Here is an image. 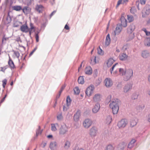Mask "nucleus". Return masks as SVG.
I'll list each match as a JSON object with an SVG mask.
<instances>
[{
  "mask_svg": "<svg viewBox=\"0 0 150 150\" xmlns=\"http://www.w3.org/2000/svg\"><path fill=\"white\" fill-rule=\"evenodd\" d=\"M92 72V71L91 68L90 67L88 68H86V69L85 73L86 74L90 75H91Z\"/></svg>",
  "mask_w": 150,
  "mask_h": 150,
  "instance_id": "2f4dec72",
  "label": "nucleus"
},
{
  "mask_svg": "<svg viewBox=\"0 0 150 150\" xmlns=\"http://www.w3.org/2000/svg\"><path fill=\"white\" fill-rule=\"evenodd\" d=\"M117 64H114V65H113L112 66V67L111 68V69H110V72H111V74H112V71H113V69H114L115 67V66H116V65Z\"/></svg>",
  "mask_w": 150,
  "mask_h": 150,
  "instance_id": "5fc2aeb1",
  "label": "nucleus"
},
{
  "mask_svg": "<svg viewBox=\"0 0 150 150\" xmlns=\"http://www.w3.org/2000/svg\"><path fill=\"white\" fill-rule=\"evenodd\" d=\"M122 0H119L117 2V5L116 6V8H117L118 7L119 5L122 2Z\"/></svg>",
  "mask_w": 150,
  "mask_h": 150,
  "instance_id": "864d4df0",
  "label": "nucleus"
},
{
  "mask_svg": "<svg viewBox=\"0 0 150 150\" xmlns=\"http://www.w3.org/2000/svg\"><path fill=\"white\" fill-rule=\"evenodd\" d=\"M100 104L97 103L94 106L92 109V112L93 113L97 112L100 109Z\"/></svg>",
  "mask_w": 150,
  "mask_h": 150,
  "instance_id": "2eb2a0df",
  "label": "nucleus"
},
{
  "mask_svg": "<svg viewBox=\"0 0 150 150\" xmlns=\"http://www.w3.org/2000/svg\"><path fill=\"white\" fill-rule=\"evenodd\" d=\"M70 146V142L69 141H66V149L69 148Z\"/></svg>",
  "mask_w": 150,
  "mask_h": 150,
  "instance_id": "3c124183",
  "label": "nucleus"
},
{
  "mask_svg": "<svg viewBox=\"0 0 150 150\" xmlns=\"http://www.w3.org/2000/svg\"><path fill=\"white\" fill-rule=\"evenodd\" d=\"M14 54L18 58H19L20 56V53L18 52L17 51H14Z\"/></svg>",
  "mask_w": 150,
  "mask_h": 150,
  "instance_id": "09e8293b",
  "label": "nucleus"
},
{
  "mask_svg": "<svg viewBox=\"0 0 150 150\" xmlns=\"http://www.w3.org/2000/svg\"><path fill=\"white\" fill-rule=\"evenodd\" d=\"M141 4H144L146 2V0H140Z\"/></svg>",
  "mask_w": 150,
  "mask_h": 150,
  "instance_id": "680f3d73",
  "label": "nucleus"
},
{
  "mask_svg": "<svg viewBox=\"0 0 150 150\" xmlns=\"http://www.w3.org/2000/svg\"><path fill=\"white\" fill-rule=\"evenodd\" d=\"M75 94L78 95L80 93V91L78 87H76L74 89Z\"/></svg>",
  "mask_w": 150,
  "mask_h": 150,
  "instance_id": "58836bf2",
  "label": "nucleus"
},
{
  "mask_svg": "<svg viewBox=\"0 0 150 150\" xmlns=\"http://www.w3.org/2000/svg\"><path fill=\"white\" fill-rule=\"evenodd\" d=\"M114 62V60L113 59L110 58L109 59L107 63V64L108 67L112 65Z\"/></svg>",
  "mask_w": 150,
  "mask_h": 150,
  "instance_id": "72a5a7b5",
  "label": "nucleus"
},
{
  "mask_svg": "<svg viewBox=\"0 0 150 150\" xmlns=\"http://www.w3.org/2000/svg\"><path fill=\"white\" fill-rule=\"evenodd\" d=\"M125 145L122 144H120L117 147V150H123Z\"/></svg>",
  "mask_w": 150,
  "mask_h": 150,
  "instance_id": "f704fd0d",
  "label": "nucleus"
},
{
  "mask_svg": "<svg viewBox=\"0 0 150 150\" xmlns=\"http://www.w3.org/2000/svg\"><path fill=\"white\" fill-rule=\"evenodd\" d=\"M57 119L58 121H61L63 120V117L62 113L59 114L57 116Z\"/></svg>",
  "mask_w": 150,
  "mask_h": 150,
  "instance_id": "ea45409f",
  "label": "nucleus"
},
{
  "mask_svg": "<svg viewBox=\"0 0 150 150\" xmlns=\"http://www.w3.org/2000/svg\"><path fill=\"white\" fill-rule=\"evenodd\" d=\"M137 120L136 118H134L132 119L130 122V127H133L135 126L137 123Z\"/></svg>",
  "mask_w": 150,
  "mask_h": 150,
  "instance_id": "5701e85b",
  "label": "nucleus"
},
{
  "mask_svg": "<svg viewBox=\"0 0 150 150\" xmlns=\"http://www.w3.org/2000/svg\"><path fill=\"white\" fill-rule=\"evenodd\" d=\"M127 19L129 22H132L134 20L133 16L130 15H127Z\"/></svg>",
  "mask_w": 150,
  "mask_h": 150,
  "instance_id": "c03bdc74",
  "label": "nucleus"
},
{
  "mask_svg": "<svg viewBox=\"0 0 150 150\" xmlns=\"http://www.w3.org/2000/svg\"><path fill=\"white\" fill-rule=\"evenodd\" d=\"M23 13L25 15H27L30 13L31 8L28 6H24L22 9Z\"/></svg>",
  "mask_w": 150,
  "mask_h": 150,
  "instance_id": "9b49d317",
  "label": "nucleus"
},
{
  "mask_svg": "<svg viewBox=\"0 0 150 150\" xmlns=\"http://www.w3.org/2000/svg\"><path fill=\"white\" fill-rule=\"evenodd\" d=\"M112 121V116L109 115L106 118L105 122L107 124H109Z\"/></svg>",
  "mask_w": 150,
  "mask_h": 150,
  "instance_id": "c85d7f7f",
  "label": "nucleus"
},
{
  "mask_svg": "<svg viewBox=\"0 0 150 150\" xmlns=\"http://www.w3.org/2000/svg\"><path fill=\"white\" fill-rule=\"evenodd\" d=\"M126 70L122 68H120L119 69V71L120 74L122 76L124 75Z\"/></svg>",
  "mask_w": 150,
  "mask_h": 150,
  "instance_id": "a19ab883",
  "label": "nucleus"
},
{
  "mask_svg": "<svg viewBox=\"0 0 150 150\" xmlns=\"http://www.w3.org/2000/svg\"><path fill=\"white\" fill-rule=\"evenodd\" d=\"M65 87V85H64L62 87L60 90V91H59V93H60V94H61V93L62 92L64 88Z\"/></svg>",
  "mask_w": 150,
  "mask_h": 150,
  "instance_id": "13d9d810",
  "label": "nucleus"
},
{
  "mask_svg": "<svg viewBox=\"0 0 150 150\" xmlns=\"http://www.w3.org/2000/svg\"><path fill=\"white\" fill-rule=\"evenodd\" d=\"M60 95H61V94H60V93H58V94L57 96L56 97L55 100H57V99L59 98V97L60 96Z\"/></svg>",
  "mask_w": 150,
  "mask_h": 150,
  "instance_id": "69168bd1",
  "label": "nucleus"
},
{
  "mask_svg": "<svg viewBox=\"0 0 150 150\" xmlns=\"http://www.w3.org/2000/svg\"><path fill=\"white\" fill-rule=\"evenodd\" d=\"M101 95L99 94H96L95 95L93 98V100L95 102H98L100 101L101 99Z\"/></svg>",
  "mask_w": 150,
  "mask_h": 150,
  "instance_id": "aec40b11",
  "label": "nucleus"
},
{
  "mask_svg": "<svg viewBox=\"0 0 150 150\" xmlns=\"http://www.w3.org/2000/svg\"><path fill=\"white\" fill-rule=\"evenodd\" d=\"M132 84L130 83H127L123 88V91L125 93L132 89Z\"/></svg>",
  "mask_w": 150,
  "mask_h": 150,
  "instance_id": "0eeeda50",
  "label": "nucleus"
},
{
  "mask_svg": "<svg viewBox=\"0 0 150 150\" xmlns=\"http://www.w3.org/2000/svg\"><path fill=\"white\" fill-rule=\"evenodd\" d=\"M150 12V5H146L145 7L144 8L142 11V13L143 14L142 15H149Z\"/></svg>",
  "mask_w": 150,
  "mask_h": 150,
  "instance_id": "423d86ee",
  "label": "nucleus"
},
{
  "mask_svg": "<svg viewBox=\"0 0 150 150\" xmlns=\"http://www.w3.org/2000/svg\"><path fill=\"white\" fill-rule=\"evenodd\" d=\"M122 29V27L120 25H117L115 30L114 31L115 35H118L121 32Z\"/></svg>",
  "mask_w": 150,
  "mask_h": 150,
  "instance_id": "ddd939ff",
  "label": "nucleus"
},
{
  "mask_svg": "<svg viewBox=\"0 0 150 150\" xmlns=\"http://www.w3.org/2000/svg\"><path fill=\"white\" fill-rule=\"evenodd\" d=\"M127 46L126 45H124L122 48V49L124 51H126L127 49Z\"/></svg>",
  "mask_w": 150,
  "mask_h": 150,
  "instance_id": "bf43d9fd",
  "label": "nucleus"
},
{
  "mask_svg": "<svg viewBox=\"0 0 150 150\" xmlns=\"http://www.w3.org/2000/svg\"><path fill=\"white\" fill-rule=\"evenodd\" d=\"M147 120L148 121L150 122V114L148 115V117H147Z\"/></svg>",
  "mask_w": 150,
  "mask_h": 150,
  "instance_id": "774afa93",
  "label": "nucleus"
},
{
  "mask_svg": "<svg viewBox=\"0 0 150 150\" xmlns=\"http://www.w3.org/2000/svg\"><path fill=\"white\" fill-rule=\"evenodd\" d=\"M98 132V129L95 126H93L90 130L89 134L92 137H95L96 136Z\"/></svg>",
  "mask_w": 150,
  "mask_h": 150,
  "instance_id": "6e6552de",
  "label": "nucleus"
},
{
  "mask_svg": "<svg viewBox=\"0 0 150 150\" xmlns=\"http://www.w3.org/2000/svg\"><path fill=\"white\" fill-rule=\"evenodd\" d=\"M148 80L149 83L150 84V74L148 76Z\"/></svg>",
  "mask_w": 150,
  "mask_h": 150,
  "instance_id": "338daca9",
  "label": "nucleus"
},
{
  "mask_svg": "<svg viewBox=\"0 0 150 150\" xmlns=\"http://www.w3.org/2000/svg\"><path fill=\"white\" fill-rule=\"evenodd\" d=\"M102 50L100 48H99V49H98V53L99 54H101L102 52Z\"/></svg>",
  "mask_w": 150,
  "mask_h": 150,
  "instance_id": "052dcab7",
  "label": "nucleus"
},
{
  "mask_svg": "<svg viewBox=\"0 0 150 150\" xmlns=\"http://www.w3.org/2000/svg\"><path fill=\"white\" fill-rule=\"evenodd\" d=\"M35 38H36V41L37 42H38L39 40V35H38V33H37L35 34Z\"/></svg>",
  "mask_w": 150,
  "mask_h": 150,
  "instance_id": "603ef678",
  "label": "nucleus"
},
{
  "mask_svg": "<svg viewBox=\"0 0 150 150\" xmlns=\"http://www.w3.org/2000/svg\"><path fill=\"white\" fill-rule=\"evenodd\" d=\"M114 147L111 144L107 145L105 148V150H114Z\"/></svg>",
  "mask_w": 150,
  "mask_h": 150,
  "instance_id": "e433bc0d",
  "label": "nucleus"
},
{
  "mask_svg": "<svg viewBox=\"0 0 150 150\" xmlns=\"http://www.w3.org/2000/svg\"><path fill=\"white\" fill-rule=\"evenodd\" d=\"M138 97V95L136 93H133L132 96V99L135 100L137 99Z\"/></svg>",
  "mask_w": 150,
  "mask_h": 150,
  "instance_id": "a18cd8bd",
  "label": "nucleus"
},
{
  "mask_svg": "<svg viewBox=\"0 0 150 150\" xmlns=\"http://www.w3.org/2000/svg\"><path fill=\"white\" fill-rule=\"evenodd\" d=\"M135 27L134 24H131L127 28V32L128 33H132L135 29Z\"/></svg>",
  "mask_w": 150,
  "mask_h": 150,
  "instance_id": "dca6fc26",
  "label": "nucleus"
},
{
  "mask_svg": "<svg viewBox=\"0 0 150 150\" xmlns=\"http://www.w3.org/2000/svg\"><path fill=\"white\" fill-rule=\"evenodd\" d=\"M144 45L145 46L150 47V38H146L144 41Z\"/></svg>",
  "mask_w": 150,
  "mask_h": 150,
  "instance_id": "bb28decb",
  "label": "nucleus"
},
{
  "mask_svg": "<svg viewBox=\"0 0 150 150\" xmlns=\"http://www.w3.org/2000/svg\"><path fill=\"white\" fill-rule=\"evenodd\" d=\"M110 39L109 34L106 36L105 41V45L106 46H108L110 44Z\"/></svg>",
  "mask_w": 150,
  "mask_h": 150,
  "instance_id": "393cba45",
  "label": "nucleus"
},
{
  "mask_svg": "<svg viewBox=\"0 0 150 150\" xmlns=\"http://www.w3.org/2000/svg\"><path fill=\"white\" fill-rule=\"evenodd\" d=\"M136 142V140L135 139H132V140L128 146V148L131 149L134 146V143Z\"/></svg>",
  "mask_w": 150,
  "mask_h": 150,
  "instance_id": "b1692460",
  "label": "nucleus"
},
{
  "mask_svg": "<svg viewBox=\"0 0 150 150\" xmlns=\"http://www.w3.org/2000/svg\"><path fill=\"white\" fill-rule=\"evenodd\" d=\"M8 38H7V37H5V36H4L3 38V39H2V42H3L4 41H6V40H8Z\"/></svg>",
  "mask_w": 150,
  "mask_h": 150,
  "instance_id": "e2e57ef3",
  "label": "nucleus"
},
{
  "mask_svg": "<svg viewBox=\"0 0 150 150\" xmlns=\"http://www.w3.org/2000/svg\"><path fill=\"white\" fill-rule=\"evenodd\" d=\"M94 89V86L93 85L88 86L86 88L85 91L86 95L88 96H90L93 93V91Z\"/></svg>",
  "mask_w": 150,
  "mask_h": 150,
  "instance_id": "20e7f679",
  "label": "nucleus"
},
{
  "mask_svg": "<svg viewBox=\"0 0 150 150\" xmlns=\"http://www.w3.org/2000/svg\"><path fill=\"white\" fill-rule=\"evenodd\" d=\"M127 124L128 121L126 119H122L118 122L117 126L119 128H123L127 125Z\"/></svg>",
  "mask_w": 150,
  "mask_h": 150,
  "instance_id": "7ed1b4c3",
  "label": "nucleus"
},
{
  "mask_svg": "<svg viewBox=\"0 0 150 150\" xmlns=\"http://www.w3.org/2000/svg\"><path fill=\"white\" fill-rule=\"evenodd\" d=\"M120 100L118 99H113L109 104L110 108L112 109V112L114 115L116 114L119 109V104Z\"/></svg>",
  "mask_w": 150,
  "mask_h": 150,
  "instance_id": "f257e3e1",
  "label": "nucleus"
},
{
  "mask_svg": "<svg viewBox=\"0 0 150 150\" xmlns=\"http://www.w3.org/2000/svg\"><path fill=\"white\" fill-rule=\"evenodd\" d=\"M21 24L22 23L19 21H16L13 25V27H17L19 26L20 24Z\"/></svg>",
  "mask_w": 150,
  "mask_h": 150,
  "instance_id": "37998d69",
  "label": "nucleus"
},
{
  "mask_svg": "<svg viewBox=\"0 0 150 150\" xmlns=\"http://www.w3.org/2000/svg\"><path fill=\"white\" fill-rule=\"evenodd\" d=\"M11 21V18L9 15V13H8L7 16L6 18V23L7 24L10 23Z\"/></svg>",
  "mask_w": 150,
  "mask_h": 150,
  "instance_id": "c9c22d12",
  "label": "nucleus"
},
{
  "mask_svg": "<svg viewBox=\"0 0 150 150\" xmlns=\"http://www.w3.org/2000/svg\"><path fill=\"white\" fill-rule=\"evenodd\" d=\"M92 122L89 119H86L83 122V125L85 128H88L92 124Z\"/></svg>",
  "mask_w": 150,
  "mask_h": 150,
  "instance_id": "39448f33",
  "label": "nucleus"
},
{
  "mask_svg": "<svg viewBox=\"0 0 150 150\" xmlns=\"http://www.w3.org/2000/svg\"><path fill=\"white\" fill-rule=\"evenodd\" d=\"M8 66L7 65L4 66L3 67H1V71L3 72L4 73H5V70L8 68Z\"/></svg>",
  "mask_w": 150,
  "mask_h": 150,
  "instance_id": "49530a36",
  "label": "nucleus"
},
{
  "mask_svg": "<svg viewBox=\"0 0 150 150\" xmlns=\"http://www.w3.org/2000/svg\"><path fill=\"white\" fill-rule=\"evenodd\" d=\"M130 11V13L132 14H135L137 12V10L135 6L131 7Z\"/></svg>",
  "mask_w": 150,
  "mask_h": 150,
  "instance_id": "4c0bfd02",
  "label": "nucleus"
},
{
  "mask_svg": "<svg viewBox=\"0 0 150 150\" xmlns=\"http://www.w3.org/2000/svg\"><path fill=\"white\" fill-rule=\"evenodd\" d=\"M7 80L6 79H4L2 81L3 83L2 86L4 88L5 86V85H6L7 83Z\"/></svg>",
  "mask_w": 150,
  "mask_h": 150,
  "instance_id": "de8ad7c7",
  "label": "nucleus"
},
{
  "mask_svg": "<svg viewBox=\"0 0 150 150\" xmlns=\"http://www.w3.org/2000/svg\"><path fill=\"white\" fill-rule=\"evenodd\" d=\"M37 49V47H36L29 54V56L30 57L31 56L33 53L35 51V50Z\"/></svg>",
  "mask_w": 150,
  "mask_h": 150,
  "instance_id": "8fccbe9b",
  "label": "nucleus"
},
{
  "mask_svg": "<svg viewBox=\"0 0 150 150\" xmlns=\"http://www.w3.org/2000/svg\"><path fill=\"white\" fill-rule=\"evenodd\" d=\"M8 64L11 70L14 69L15 68V66L13 61L11 59L10 57H9Z\"/></svg>",
  "mask_w": 150,
  "mask_h": 150,
  "instance_id": "412c9836",
  "label": "nucleus"
},
{
  "mask_svg": "<svg viewBox=\"0 0 150 150\" xmlns=\"http://www.w3.org/2000/svg\"><path fill=\"white\" fill-rule=\"evenodd\" d=\"M28 27L26 25H22L20 28V30L21 31L26 33L28 32Z\"/></svg>",
  "mask_w": 150,
  "mask_h": 150,
  "instance_id": "6ab92c4d",
  "label": "nucleus"
},
{
  "mask_svg": "<svg viewBox=\"0 0 150 150\" xmlns=\"http://www.w3.org/2000/svg\"><path fill=\"white\" fill-rule=\"evenodd\" d=\"M119 59L121 61L126 60L128 57V56L125 53L120 54L119 56Z\"/></svg>",
  "mask_w": 150,
  "mask_h": 150,
  "instance_id": "a211bd4d",
  "label": "nucleus"
},
{
  "mask_svg": "<svg viewBox=\"0 0 150 150\" xmlns=\"http://www.w3.org/2000/svg\"><path fill=\"white\" fill-rule=\"evenodd\" d=\"M111 96H108L106 99V101L108 102H109L111 100Z\"/></svg>",
  "mask_w": 150,
  "mask_h": 150,
  "instance_id": "6e6d98bb",
  "label": "nucleus"
},
{
  "mask_svg": "<svg viewBox=\"0 0 150 150\" xmlns=\"http://www.w3.org/2000/svg\"><path fill=\"white\" fill-rule=\"evenodd\" d=\"M12 9L13 10L16 11H19L21 10H22V9L21 6H12Z\"/></svg>",
  "mask_w": 150,
  "mask_h": 150,
  "instance_id": "7c9ffc66",
  "label": "nucleus"
},
{
  "mask_svg": "<svg viewBox=\"0 0 150 150\" xmlns=\"http://www.w3.org/2000/svg\"><path fill=\"white\" fill-rule=\"evenodd\" d=\"M57 125L58 124L56 123L55 124H51V130L53 131H55L57 130L55 125Z\"/></svg>",
  "mask_w": 150,
  "mask_h": 150,
  "instance_id": "79ce46f5",
  "label": "nucleus"
},
{
  "mask_svg": "<svg viewBox=\"0 0 150 150\" xmlns=\"http://www.w3.org/2000/svg\"><path fill=\"white\" fill-rule=\"evenodd\" d=\"M149 52L147 50H144L142 52V55L144 58H147L149 56Z\"/></svg>",
  "mask_w": 150,
  "mask_h": 150,
  "instance_id": "4be33fe9",
  "label": "nucleus"
},
{
  "mask_svg": "<svg viewBox=\"0 0 150 150\" xmlns=\"http://www.w3.org/2000/svg\"><path fill=\"white\" fill-rule=\"evenodd\" d=\"M71 100L69 96H67L66 98V105L67 106H69L71 104Z\"/></svg>",
  "mask_w": 150,
  "mask_h": 150,
  "instance_id": "c756f323",
  "label": "nucleus"
},
{
  "mask_svg": "<svg viewBox=\"0 0 150 150\" xmlns=\"http://www.w3.org/2000/svg\"><path fill=\"white\" fill-rule=\"evenodd\" d=\"M105 86L107 88L110 87L113 85V82L112 80L110 78L106 79L104 81Z\"/></svg>",
  "mask_w": 150,
  "mask_h": 150,
  "instance_id": "1a4fd4ad",
  "label": "nucleus"
},
{
  "mask_svg": "<svg viewBox=\"0 0 150 150\" xmlns=\"http://www.w3.org/2000/svg\"><path fill=\"white\" fill-rule=\"evenodd\" d=\"M121 23L120 25L124 27H125L127 26V20L123 16H122L120 18Z\"/></svg>",
  "mask_w": 150,
  "mask_h": 150,
  "instance_id": "f8f14e48",
  "label": "nucleus"
},
{
  "mask_svg": "<svg viewBox=\"0 0 150 150\" xmlns=\"http://www.w3.org/2000/svg\"><path fill=\"white\" fill-rule=\"evenodd\" d=\"M56 142H52L50 143V147L51 150H54L56 148Z\"/></svg>",
  "mask_w": 150,
  "mask_h": 150,
  "instance_id": "a878e982",
  "label": "nucleus"
},
{
  "mask_svg": "<svg viewBox=\"0 0 150 150\" xmlns=\"http://www.w3.org/2000/svg\"><path fill=\"white\" fill-rule=\"evenodd\" d=\"M44 8V7L42 5L37 4L35 6V9L39 13H40L42 12Z\"/></svg>",
  "mask_w": 150,
  "mask_h": 150,
  "instance_id": "4468645a",
  "label": "nucleus"
},
{
  "mask_svg": "<svg viewBox=\"0 0 150 150\" xmlns=\"http://www.w3.org/2000/svg\"><path fill=\"white\" fill-rule=\"evenodd\" d=\"M78 81L79 84H83L84 82L83 76H80L79 77Z\"/></svg>",
  "mask_w": 150,
  "mask_h": 150,
  "instance_id": "cd10ccee",
  "label": "nucleus"
},
{
  "mask_svg": "<svg viewBox=\"0 0 150 150\" xmlns=\"http://www.w3.org/2000/svg\"><path fill=\"white\" fill-rule=\"evenodd\" d=\"M56 12V11H53L50 14V17H52L54 13H55Z\"/></svg>",
  "mask_w": 150,
  "mask_h": 150,
  "instance_id": "0e129e2a",
  "label": "nucleus"
},
{
  "mask_svg": "<svg viewBox=\"0 0 150 150\" xmlns=\"http://www.w3.org/2000/svg\"><path fill=\"white\" fill-rule=\"evenodd\" d=\"M80 115V111L79 110H77L74 116V119L75 121L77 122L79 120Z\"/></svg>",
  "mask_w": 150,
  "mask_h": 150,
  "instance_id": "f3484780",
  "label": "nucleus"
},
{
  "mask_svg": "<svg viewBox=\"0 0 150 150\" xmlns=\"http://www.w3.org/2000/svg\"><path fill=\"white\" fill-rule=\"evenodd\" d=\"M42 130H40V127L39 126H38V129L36 130V137H37L39 135L41 134Z\"/></svg>",
  "mask_w": 150,
  "mask_h": 150,
  "instance_id": "473e14b6",
  "label": "nucleus"
},
{
  "mask_svg": "<svg viewBox=\"0 0 150 150\" xmlns=\"http://www.w3.org/2000/svg\"><path fill=\"white\" fill-rule=\"evenodd\" d=\"M66 133V124L61 125L59 129V134L61 135H63Z\"/></svg>",
  "mask_w": 150,
  "mask_h": 150,
  "instance_id": "9d476101",
  "label": "nucleus"
},
{
  "mask_svg": "<svg viewBox=\"0 0 150 150\" xmlns=\"http://www.w3.org/2000/svg\"><path fill=\"white\" fill-rule=\"evenodd\" d=\"M46 144H47V143L46 142H43L41 144V145L42 146V147L43 148L45 147L46 146Z\"/></svg>",
  "mask_w": 150,
  "mask_h": 150,
  "instance_id": "4d7b16f0",
  "label": "nucleus"
},
{
  "mask_svg": "<svg viewBox=\"0 0 150 150\" xmlns=\"http://www.w3.org/2000/svg\"><path fill=\"white\" fill-rule=\"evenodd\" d=\"M133 71L131 69H129L125 71L124 76V80L127 81L129 80L133 76Z\"/></svg>",
  "mask_w": 150,
  "mask_h": 150,
  "instance_id": "f03ea898",
  "label": "nucleus"
}]
</instances>
